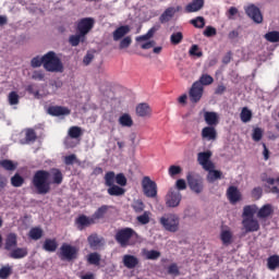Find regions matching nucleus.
I'll list each match as a JSON object with an SVG mask.
<instances>
[{"label": "nucleus", "instance_id": "1", "mask_svg": "<svg viewBox=\"0 0 279 279\" xmlns=\"http://www.w3.org/2000/svg\"><path fill=\"white\" fill-rule=\"evenodd\" d=\"M64 180L62 171L57 168L47 170H37L32 179V185L34 186L37 195H47L51 193V185L57 184L60 186Z\"/></svg>", "mask_w": 279, "mask_h": 279}, {"label": "nucleus", "instance_id": "2", "mask_svg": "<svg viewBox=\"0 0 279 279\" xmlns=\"http://www.w3.org/2000/svg\"><path fill=\"white\" fill-rule=\"evenodd\" d=\"M112 208L110 205H102L100 206L93 215L92 217H88L86 215H80L75 219V226L77 230L82 232V230H86V228H90V226H95L99 221V219H104L106 215H108V211Z\"/></svg>", "mask_w": 279, "mask_h": 279}, {"label": "nucleus", "instance_id": "3", "mask_svg": "<svg viewBox=\"0 0 279 279\" xmlns=\"http://www.w3.org/2000/svg\"><path fill=\"white\" fill-rule=\"evenodd\" d=\"M44 69L48 73H64V64L54 51L44 54Z\"/></svg>", "mask_w": 279, "mask_h": 279}, {"label": "nucleus", "instance_id": "4", "mask_svg": "<svg viewBox=\"0 0 279 279\" xmlns=\"http://www.w3.org/2000/svg\"><path fill=\"white\" fill-rule=\"evenodd\" d=\"M159 223L167 232H178L180 230V217L175 214H166L159 219Z\"/></svg>", "mask_w": 279, "mask_h": 279}, {"label": "nucleus", "instance_id": "5", "mask_svg": "<svg viewBox=\"0 0 279 279\" xmlns=\"http://www.w3.org/2000/svg\"><path fill=\"white\" fill-rule=\"evenodd\" d=\"M133 236H138V234L135 232L134 229L126 227L118 230L114 239L121 247H128V245H130V240Z\"/></svg>", "mask_w": 279, "mask_h": 279}, {"label": "nucleus", "instance_id": "6", "mask_svg": "<svg viewBox=\"0 0 279 279\" xmlns=\"http://www.w3.org/2000/svg\"><path fill=\"white\" fill-rule=\"evenodd\" d=\"M80 254V248L77 246L71 245L69 243H63L60 246L59 257L61 260H66L71 263V260H76Z\"/></svg>", "mask_w": 279, "mask_h": 279}, {"label": "nucleus", "instance_id": "7", "mask_svg": "<svg viewBox=\"0 0 279 279\" xmlns=\"http://www.w3.org/2000/svg\"><path fill=\"white\" fill-rule=\"evenodd\" d=\"M187 184L196 195L204 192V179L199 174H195L193 172H189L186 175Z\"/></svg>", "mask_w": 279, "mask_h": 279}, {"label": "nucleus", "instance_id": "8", "mask_svg": "<svg viewBox=\"0 0 279 279\" xmlns=\"http://www.w3.org/2000/svg\"><path fill=\"white\" fill-rule=\"evenodd\" d=\"M166 206L168 208H178V206H180V202H182V193H180V191L174 190L173 187H171L166 197Z\"/></svg>", "mask_w": 279, "mask_h": 279}, {"label": "nucleus", "instance_id": "9", "mask_svg": "<svg viewBox=\"0 0 279 279\" xmlns=\"http://www.w3.org/2000/svg\"><path fill=\"white\" fill-rule=\"evenodd\" d=\"M142 187L146 197H156L158 195V185L149 177H144Z\"/></svg>", "mask_w": 279, "mask_h": 279}, {"label": "nucleus", "instance_id": "10", "mask_svg": "<svg viewBox=\"0 0 279 279\" xmlns=\"http://www.w3.org/2000/svg\"><path fill=\"white\" fill-rule=\"evenodd\" d=\"M93 27H95L94 17H83L77 22L76 29L81 36H87L93 31Z\"/></svg>", "mask_w": 279, "mask_h": 279}, {"label": "nucleus", "instance_id": "11", "mask_svg": "<svg viewBox=\"0 0 279 279\" xmlns=\"http://www.w3.org/2000/svg\"><path fill=\"white\" fill-rule=\"evenodd\" d=\"M210 158H213V151L206 150L197 154V162L203 167V169L209 170L215 169V163L210 161Z\"/></svg>", "mask_w": 279, "mask_h": 279}, {"label": "nucleus", "instance_id": "12", "mask_svg": "<svg viewBox=\"0 0 279 279\" xmlns=\"http://www.w3.org/2000/svg\"><path fill=\"white\" fill-rule=\"evenodd\" d=\"M190 101L192 104H198L201 101L202 97H204V86L199 83H193L192 87L189 92Z\"/></svg>", "mask_w": 279, "mask_h": 279}, {"label": "nucleus", "instance_id": "13", "mask_svg": "<svg viewBox=\"0 0 279 279\" xmlns=\"http://www.w3.org/2000/svg\"><path fill=\"white\" fill-rule=\"evenodd\" d=\"M244 10L247 16L252 19L254 23H263V13H260V9H258V7H256L255 4H250Z\"/></svg>", "mask_w": 279, "mask_h": 279}, {"label": "nucleus", "instance_id": "14", "mask_svg": "<svg viewBox=\"0 0 279 279\" xmlns=\"http://www.w3.org/2000/svg\"><path fill=\"white\" fill-rule=\"evenodd\" d=\"M47 112L50 117H69V114H71V109L62 106H50L48 107Z\"/></svg>", "mask_w": 279, "mask_h": 279}, {"label": "nucleus", "instance_id": "15", "mask_svg": "<svg viewBox=\"0 0 279 279\" xmlns=\"http://www.w3.org/2000/svg\"><path fill=\"white\" fill-rule=\"evenodd\" d=\"M227 197L230 204H238L242 199L241 191H239V187L231 185L227 190Z\"/></svg>", "mask_w": 279, "mask_h": 279}, {"label": "nucleus", "instance_id": "16", "mask_svg": "<svg viewBox=\"0 0 279 279\" xmlns=\"http://www.w3.org/2000/svg\"><path fill=\"white\" fill-rule=\"evenodd\" d=\"M242 223L246 232H258L260 230L258 220L254 218H244Z\"/></svg>", "mask_w": 279, "mask_h": 279}, {"label": "nucleus", "instance_id": "17", "mask_svg": "<svg viewBox=\"0 0 279 279\" xmlns=\"http://www.w3.org/2000/svg\"><path fill=\"white\" fill-rule=\"evenodd\" d=\"M131 28L130 25H122L119 26L113 33H112V38L114 43H119V40L125 38L128 34H130Z\"/></svg>", "mask_w": 279, "mask_h": 279}, {"label": "nucleus", "instance_id": "18", "mask_svg": "<svg viewBox=\"0 0 279 279\" xmlns=\"http://www.w3.org/2000/svg\"><path fill=\"white\" fill-rule=\"evenodd\" d=\"M87 243L90 250H99L104 245V238L99 236L97 233H92L87 238Z\"/></svg>", "mask_w": 279, "mask_h": 279}, {"label": "nucleus", "instance_id": "19", "mask_svg": "<svg viewBox=\"0 0 279 279\" xmlns=\"http://www.w3.org/2000/svg\"><path fill=\"white\" fill-rule=\"evenodd\" d=\"M19 245V236L16 233H9L7 234L5 242H4V250L7 252H12Z\"/></svg>", "mask_w": 279, "mask_h": 279}, {"label": "nucleus", "instance_id": "20", "mask_svg": "<svg viewBox=\"0 0 279 279\" xmlns=\"http://www.w3.org/2000/svg\"><path fill=\"white\" fill-rule=\"evenodd\" d=\"M203 141H217V129L215 126H205L201 132Z\"/></svg>", "mask_w": 279, "mask_h": 279}, {"label": "nucleus", "instance_id": "21", "mask_svg": "<svg viewBox=\"0 0 279 279\" xmlns=\"http://www.w3.org/2000/svg\"><path fill=\"white\" fill-rule=\"evenodd\" d=\"M204 120L210 128L219 125V116L215 111H207L204 113Z\"/></svg>", "mask_w": 279, "mask_h": 279}, {"label": "nucleus", "instance_id": "22", "mask_svg": "<svg viewBox=\"0 0 279 279\" xmlns=\"http://www.w3.org/2000/svg\"><path fill=\"white\" fill-rule=\"evenodd\" d=\"M271 215H274V206L266 204L258 209L257 219H268Z\"/></svg>", "mask_w": 279, "mask_h": 279}, {"label": "nucleus", "instance_id": "23", "mask_svg": "<svg viewBox=\"0 0 279 279\" xmlns=\"http://www.w3.org/2000/svg\"><path fill=\"white\" fill-rule=\"evenodd\" d=\"M28 251L27 247H16L12 248L9 253V258H13L14 260H19L21 258H25L27 256Z\"/></svg>", "mask_w": 279, "mask_h": 279}, {"label": "nucleus", "instance_id": "24", "mask_svg": "<svg viewBox=\"0 0 279 279\" xmlns=\"http://www.w3.org/2000/svg\"><path fill=\"white\" fill-rule=\"evenodd\" d=\"M204 8V0H193L185 7V12L191 14L193 12H199Z\"/></svg>", "mask_w": 279, "mask_h": 279}, {"label": "nucleus", "instance_id": "25", "mask_svg": "<svg viewBox=\"0 0 279 279\" xmlns=\"http://www.w3.org/2000/svg\"><path fill=\"white\" fill-rule=\"evenodd\" d=\"M205 171H208L207 182H209V184H213L217 182V180H221L223 178V172L220 170H215V168Z\"/></svg>", "mask_w": 279, "mask_h": 279}, {"label": "nucleus", "instance_id": "26", "mask_svg": "<svg viewBox=\"0 0 279 279\" xmlns=\"http://www.w3.org/2000/svg\"><path fill=\"white\" fill-rule=\"evenodd\" d=\"M174 16H175V11L173 10V7H169L159 16V23L165 25V23H169V21H171V19H173Z\"/></svg>", "mask_w": 279, "mask_h": 279}, {"label": "nucleus", "instance_id": "27", "mask_svg": "<svg viewBox=\"0 0 279 279\" xmlns=\"http://www.w3.org/2000/svg\"><path fill=\"white\" fill-rule=\"evenodd\" d=\"M137 117H151V107L147 102H142L136 107Z\"/></svg>", "mask_w": 279, "mask_h": 279}, {"label": "nucleus", "instance_id": "28", "mask_svg": "<svg viewBox=\"0 0 279 279\" xmlns=\"http://www.w3.org/2000/svg\"><path fill=\"white\" fill-rule=\"evenodd\" d=\"M43 250L45 252L53 253L58 250V240L46 239L43 244Z\"/></svg>", "mask_w": 279, "mask_h": 279}, {"label": "nucleus", "instance_id": "29", "mask_svg": "<svg viewBox=\"0 0 279 279\" xmlns=\"http://www.w3.org/2000/svg\"><path fill=\"white\" fill-rule=\"evenodd\" d=\"M123 265L128 269H134L138 265V258L134 255H124Z\"/></svg>", "mask_w": 279, "mask_h": 279}, {"label": "nucleus", "instance_id": "30", "mask_svg": "<svg viewBox=\"0 0 279 279\" xmlns=\"http://www.w3.org/2000/svg\"><path fill=\"white\" fill-rule=\"evenodd\" d=\"M88 265H94L95 267H99L101 265V254L94 252L89 253L86 257Z\"/></svg>", "mask_w": 279, "mask_h": 279}, {"label": "nucleus", "instance_id": "31", "mask_svg": "<svg viewBox=\"0 0 279 279\" xmlns=\"http://www.w3.org/2000/svg\"><path fill=\"white\" fill-rule=\"evenodd\" d=\"M142 255L146 258V260H158L160 256V251L150 250L147 248L142 250Z\"/></svg>", "mask_w": 279, "mask_h": 279}, {"label": "nucleus", "instance_id": "32", "mask_svg": "<svg viewBox=\"0 0 279 279\" xmlns=\"http://www.w3.org/2000/svg\"><path fill=\"white\" fill-rule=\"evenodd\" d=\"M107 193L112 197H121V195H125V189L116 184L108 187Z\"/></svg>", "mask_w": 279, "mask_h": 279}, {"label": "nucleus", "instance_id": "33", "mask_svg": "<svg viewBox=\"0 0 279 279\" xmlns=\"http://www.w3.org/2000/svg\"><path fill=\"white\" fill-rule=\"evenodd\" d=\"M256 210H258V207L256 205H246L243 208V217L245 219H254V215H256Z\"/></svg>", "mask_w": 279, "mask_h": 279}, {"label": "nucleus", "instance_id": "34", "mask_svg": "<svg viewBox=\"0 0 279 279\" xmlns=\"http://www.w3.org/2000/svg\"><path fill=\"white\" fill-rule=\"evenodd\" d=\"M118 121L122 128H132V125H134V120H132L130 113L122 114Z\"/></svg>", "mask_w": 279, "mask_h": 279}, {"label": "nucleus", "instance_id": "35", "mask_svg": "<svg viewBox=\"0 0 279 279\" xmlns=\"http://www.w3.org/2000/svg\"><path fill=\"white\" fill-rule=\"evenodd\" d=\"M267 267L270 271H276L279 267V255H271L267 258Z\"/></svg>", "mask_w": 279, "mask_h": 279}, {"label": "nucleus", "instance_id": "36", "mask_svg": "<svg viewBox=\"0 0 279 279\" xmlns=\"http://www.w3.org/2000/svg\"><path fill=\"white\" fill-rule=\"evenodd\" d=\"M105 186H108L110 189V186H114L116 182H117V174L114 173V171H108L105 174Z\"/></svg>", "mask_w": 279, "mask_h": 279}, {"label": "nucleus", "instance_id": "37", "mask_svg": "<svg viewBox=\"0 0 279 279\" xmlns=\"http://www.w3.org/2000/svg\"><path fill=\"white\" fill-rule=\"evenodd\" d=\"M0 167L4 169V171H16L17 163L10 159L0 160Z\"/></svg>", "mask_w": 279, "mask_h": 279}, {"label": "nucleus", "instance_id": "38", "mask_svg": "<svg viewBox=\"0 0 279 279\" xmlns=\"http://www.w3.org/2000/svg\"><path fill=\"white\" fill-rule=\"evenodd\" d=\"M220 240L223 245L232 244V231L231 230H222L220 233Z\"/></svg>", "mask_w": 279, "mask_h": 279}, {"label": "nucleus", "instance_id": "39", "mask_svg": "<svg viewBox=\"0 0 279 279\" xmlns=\"http://www.w3.org/2000/svg\"><path fill=\"white\" fill-rule=\"evenodd\" d=\"M28 236L33 241H39V239H43V230L39 227L32 228L28 232Z\"/></svg>", "mask_w": 279, "mask_h": 279}, {"label": "nucleus", "instance_id": "40", "mask_svg": "<svg viewBox=\"0 0 279 279\" xmlns=\"http://www.w3.org/2000/svg\"><path fill=\"white\" fill-rule=\"evenodd\" d=\"M240 119L242 123H250V121H252V110L247 107H243L240 113Z\"/></svg>", "mask_w": 279, "mask_h": 279}, {"label": "nucleus", "instance_id": "41", "mask_svg": "<svg viewBox=\"0 0 279 279\" xmlns=\"http://www.w3.org/2000/svg\"><path fill=\"white\" fill-rule=\"evenodd\" d=\"M131 208H133L136 215H141V213L145 210V203H143L141 199H134L133 203L131 204Z\"/></svg>", "mask_w": 279, "mask_h": 279}, {"label": "nucleus", "instance_id": "42", "mask_svg": "<svg viewBox=\"0 0 279 279\" xmlns=\"http://www.w3.org/2000/svg\"><path fill=\"white\" fill-rule=\"evenodd\" d=\"M150 215H151V213L144 211L143 215H140L136 217L137 223H140V226H147V223H149V221H151V218L149 217Z\"/></svg>", "mask_w": 279, "mask_h": 279}, {"label": "nucleus", "instance_id": "43", "mask_svg": "<svg viewBox=\"0 0 279 279\" xmlns=\"http://www.w3.org/2000/svg\"><path fill=\"white\" fill-rule=\"evenodd\" d=\"M190 23L196 27V29H204V27H206V20L202 16L191 20Z\"/></svg>", "mask_w": 279, "mask_h": 279}, {"label": "nucleus", "instance_id": "44", "mask_svg": "<svg viewBox=\"0 0 279 279\" xmlns=\"http://www.w3.org/2000/svg\"><path fill=\"white\" fill-rule=\"evenodd\" d=\"M84 38H86V36L78 33V35H71L69 37V43L72 47H77L80 43L84 41Z\"/></svg>", "mask_w": 279, "mask_h": 279}, {"label": "nucleus", "instance_id": "45", "mask_svg": "<svg viewBox=\"0 0 279 279\" xmlns=\"http://www.w3.org/2000/svg\"><path fill=\"white\" fill-rule=\"evenodd\" d=\"M213 82H215V78H213V76H210V74H203L198 81H196L195 83H199L201 86H210V84H213Z\"/></svg>", "mask_w": 279, "mask_h": 279}, {"label": "nucleus", "instance_id": "46", "mask_svg": "<svg viewBox=\"0 0 279 279\" xmlns=\"http://www.w3.org/2000/svg\"><path fill=\"white\" fill-rule=\"evenodd\" d=\"M11 184L12 186H14L15 189L21 187L22 184H25V179L23 177H21V174L15 173L12 178H11Z\"/></svg>", "mask_w": 279, "mask_h": 279}, {"label": "nucleus", "instance_id": "47", "mask_svg": "<svg viewBox=\"0 0 279 279\" xmlns=\"http://www.w3.org/2000/svg\"><path fill=\"white\" fill-rule=\"evenodd\" d=\"M9 276H12V266L7 264L0 268V279H8Z\"/></svg>", "mask_w": 279, "mask_h": 279}, {"label": "nucleus", "instance_id": "48", "mask_svg": "<svg viewBox=\"0 0 279 279\" xmlns=\"http://www.w3.org/2000/svg\"><path fill=\"white\" fill-rule=\"evenodd\" d=\"M70 138H80V136H82V134H84L82 132V128L80 126H71L69 129V132H68Z\"/></svg>", "mask_w": 279, "mask_h": 279}, {"label": "nucleus", "instance_id": "49", "mask_svg": "<svg viewBox=\"0 0 279 279\" xmlns=\"http://www.w3.org/2000/svg\"><path fill=\"white\" fill-rule=\"evenodd\" d=\"M182 40H184V34H182V32L173 33L170 36L171 45H180V43H182Z\"/></svg>", "mask_w": 279, "mask_h": 279}, {"label": "nucleus", "instance_id": "50", "mask_svg": "<svg viewBox=\"0 0 279 279\" xmlns=\"http://www.w3.org/2000/svg\"><path fill=\"white\" fill-rule=\"evenodd\" d=\"M31 66L33 69H38L40 66H45V56H43V57L37 56V57L33 58L31 61Z\"/></svg>", "mask_w": 279, "mask_h": 279}, {"label": "nucleus", "instance_id": "51", "mask_svg": "<svg viewBox=\"0 0 279 279\" xmlns=\"http://www.w3.org/2000/svg\"><path fill=\"white\" fill-rule=\"evenodd\" d=\"M38 136L36 135V131L34 129H27L25 133V143H34Z\"/></svg>", "mask_w": 279, "mask_h": 279}, {"label": "nucleus", "instance_id": "52", "mask_svg": "<svg viewBox=\"0 0 279 279\" xmlns=\"http://www.w3.org/2000/svg\"><path fill=\"white\" fill-rule=\"evenodd\" d=\"M264 38H266L268 43H279V32L278 31L268 32L264 36Z\"/></svg>", "mask_w": 279, "mask_h": 279}, {"label": "nucleus", "instance_id": "53", "mask_svg": "<svg viewBox=\"0 0 279 279\" xmlns=\"http://www.w3.org/2000/svg\"><path fill=\"white\" fill-rule=\"evenodd\" d=\"M168 173L170 178H175V175H180V173H182V167L172 165L169 167Z\"/></svg>", "mask_w": 279, "mask_h": 279}, {"label": "nucleus", "instance_id": "54", "mask_svg": "<svg viewBox=\"0 0 279 279\" xmlns=\"http://www.w3.org/2000/svg\"><path fill=\"white\" fill-rule=\"evenodd\" d=\"M252 140H253L255 143H259V141L263 140V129H260V128H255V129L253 130Z\"/></svg>", "mask_w": 279, "mask_h": 279}, {"label": "nucleus", "instance_id": "55", "mask_svg": "<svg viewBox=\"0 0 279 279\" xmlns=\"http://www.w3.org/2000/svg\"><path fill=\"white\" fill-rule=\"evenodd\" d=\"M130 45H132V37L126 36L120 40L119 49H128L130 48Z\"/></svg>", "mask_w": 279, "mask_h": 279}, {"label": "nucleus", "instance_id": "56", "mask_svg": "<svg viewBox=\"0 0 279 279\" xmlns=\"http://www.w3.org/2000/svg\"><path fill=\"white\" fill-rule=\"evenodd\" d=\"M190 56H195L196 58H202L204 56V52L199 50V46L192 45V47L189 50Z\"/></svg>", "mask_w": 279, "mask_h": 279}, {"label": "nucleus", "instance_id": "57", "mask_svg": "<svg viewBox=\"0 0 279 279\" xmlns=\"http://www.w3.org/2000/svg\"><path fill=\"white\" fill-rule=\"evenodd\" d=\"M116 182L119 184V186H126L128 185V178H125V174L118 173L116 175Z\"/></svg>", "mask_w": 279, "mask_h": 279}, {"label": "nucleus", "instance_id": "58", "mask_svg": "<svg viewBox=\"0 0 279 279\" xmlns=\"http://www.w3.org/2000/svg\"><path fill=\"white\" fill-rule=\"evenodd\" d=\"M203 34L204 36H206V38H213V36H217V28L213 26H207Z\"/></svg>", "mask_w": 279, "mask_h": 279}, {"label": "nucleus", "instance_id": "59", "mask_svg": "<svg viewBox=\"0 0 279 279\" xmlns=\"http://www.w3.org/2000/svg\"><path fill=\"white\" fill-rule=\"evenodd\" d=\"M9 104H10V106H17V104H19V94L16 92H11L9 94Z\"/></svg>", "mask_w": 279, "mask_h": 279}, {"label": "nucleus", "instance_id": "60", "mask_svg": "<svg viewBox=\"0 0 279 279\" xmlns=\"http://www.w3.org/2000/svg\"><path fill=\"white\" fill-rule=\"evenodd\" d=\"M75 162H77V156L75 154L68 155L64 157V165L71 166L75 165Z\"/></svg>", "mask_w": 279, "mask_h": 279}, {"label": "nucleus", "instance_id": "61", "mask_svg": "<svg viewBox=\"0 0 279 279\" xmlns=\"http://www.w3.org/2000/svg\"><path fill=\"white\" fill-rule=\"evenodd\" d=\"M168 274L170 276H180V268H178V264H171L169 267H168Z\"/></svg>", "mask_w": 279, "mask_h": 279}, {"label": "nucleus", "instance_id": "62", "mask_svg": "<svg viewBox=\"0 0 279 279\" xmlns=\"http://www.w3.org/2000/svg\"><path fill=\"white\" fill-rule=\"evenodd\" d=\"M177 191H186V181L184 179H179L175 182Z\"/></svg>", "mask_w": 279, "mask_h": 279}, {"label": "nucleus", "instance_id": "63", "mask_svg": "<svg viewBox=\"0 0 279 279\" xmlns=\"http://www.w3.org/2000/svg\"><path fill=\"white\" fill-rule=\"evenodd\" d=\"M252 197H254V199H260V197H263V187H254L252 190Z\"/></svg>", "mask_w": 279, "mask_h": 279}, {"label": "nucleus", "instance_id": "64", "mask_svg": "<svg viewBox=\"0 0 279 279\" xmlns=\"http://www.w3.org/2000/svg\"><path fill=\"white\" fill-rule=\"evenodd\" d=\"M32 80H36L37 82H43V80H45V73L40 70L34 71L32 75Z\"/></svg>", "mask_w": 279, "mask_h": 279}]
</instances>
